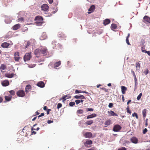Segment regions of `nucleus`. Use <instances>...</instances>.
Returning a JSON list of instances; mask_svg holds the SVG:
<instances>
[{
    "label": "nucleus",
    "mask_w": 150,
    "mask_h": 150,
    "mask_svg": "<svg viewBox=\"0 0 150 150\" xmlns=\"http://www.w3.org/2000/svg\"><path fill=\"white\" fill-rule=\"evenodd\" d=\"M14 74H8L6 73L5 74V76L6 77L9 78H11L13 77V76Z\"/></svg>",
    "instance_id": "a878e982"
},
{
    "label": "nucleus",
    "mask_w": 150,
    "mask_h": 150,
    "mask_svg": "<svg viewBox=\"0 0 150 150\" xmlns=\"http://www.w3.org/2000/svg\"><path fill=\"white\" fill-rule=\"evenodd\" d=\"M31 44L30 42V41H28L27 42V44L25 46L26 48H27Z\"/></svg>",
    "instance_id": "c03bdc74"
},
{
    "label": "nucleus",
    "mask_w": 150,
    "mask_h": 150,
    "mask_svg": "<svg viewBox=\"0 0 150 150\" xmlns=\"http://www.w3.org/2000/svg\"><path fill=\"white\" fill-rule=\"evenodd\" d=\"M113 104L112 103H109L108 105V107L110 108H111L113 106Z\"/></svg>",
    "instance_id": "3c124183"
},
{
    "label": "nucleus",
    "mask_w": 150,
    "mask_h": 150,
    "mask_svg": "<svg viewBox=\"0 0 150 150\" xmlns=\"http://www.w3.org/2000/svg\"><path fill=\"white\" fill-rule=\"evenodd\" d=\"M9 43L6 42H4L3 43L1 46L3 48H7L9 45Z\"/></svg>",
    "instance_id": "4be33fe9"
},
{
    "label": "nucleus",
    "mask_w": 150,
    "mask_h": 150,
    "mask_svg": "<svg viewBox=\"0 0 150 150\" xmlns=\"http://www.w3.org/2000/svg\"><path fill=\"white\" fill-rule=\"evenodd\" d=\"M42 10L45 11H47L49 8V7L46 4H43L41 7Z\"/></svg>",
    "instance_id": "6e6552de"
},
{
    "label": "nucleus",
    "mask_w": 150,
    "mask_h": 150,
    "mask_svg": "<svg viewBox=\"0 0 150 150\" xmlns=\"http://www.w3.org/2000/svg\"><path fill=\"white\" fill-rule=\"evenodd\" d=\"M141 50H142V52H145V51H146L145 50H143V47H142Z\"/></svg>",
    "instance_id": "338daca9"
},
{
    "label": "nucleus",
    "mask_w": 150,
    "mask_h": 150,
    "mask_svg": "<svg viewBox=\"0 0 150 150\" xmlns=\"http://www.w3.org/2000/svg\"><path fill=\"white\" fill-rule=\"evenodd\" d=\"M64 96L66 98H69L71 97L69 95H64Z\"/></svg>",
    "instance_id": "4d7b16f0"
},
{
    "label": "nucleus",
    "mask_w": 150,
    "mask_h": 150,
    "mask_svg": "<svg viewBox=\"0 0 150 150\" xmlns=\"http://www.w3.org/2000/svg\"><path fill=\"white\" fill-rule=\"evenodd\" d=\"M35 54L37 57H39L41 54L40 49H36L35 51Z\"/></svg>",
    "instance_id": "39448f33"
},
{
    "label": "nucleus",
    "mask_w": 150,
    "mask_h": 150,
    "mask_svg": "<svg viewBox=\"0 0 150 150\" xmlns=\"http://www.w3.org/2000/svg\"><path fill=\"white\" fill-rule=\"evenodd\" d=\"M93 108H86V111H87V112H88V111H93Z\"/></svg>",
    "instance_id": "37998d69"
},
{
    "label": "nucleus",
    "mask_w": 150,
    "mask_h": 150,
    "mask_svg": "<svg viewBox=\"0 0 150 150\" xmlns=\"http://www.w3.org/2000/svg\"><path fill=\"white\" fill-rule=\"evenodd\" d=\"M74 98L76 99L81 98L82 99H86L85 97L83 95H79L74 96Z\"/></svg>",
    "instance_id": "2eb2a0df"
},
{
    "label": "nucleus",
    "mask_w": 150,
    "mask_h": 150,
    "mask_svg": "<svg viewBox=\"0 0 150 150\" xmlns=\"http://www.w3.org/2000/svg\"><path fill=\"white\" fill-rule=\"evenodd\" d=\"M75 105V103L74 102H71L69 103V105L70 106H73Z\"/></svg>",
    "instance_id": "58836bf2"
},
{
    "label": "nucleus",
    "mask_w": 150,
    "mask_h": 150,
    "mask_svg": "<svg viewBox=\"0 0 150 150\" xmlns=\"http://www.w3.org/2000/svg\"><path fill=\"white\" fill-rule=\"evenodd\" d=\"M147 110L146 109H144L142 111V114L143 117L144 118L146 117V115Z\"/></svg>",
    "instance_id": "c85d7f7f"
},
{
    "label": "nucleus",
    "mask_w": 150,
    "mask_h": 150,
    "mask_svg": "<svg viewBox=\"0 0 150 150\" xmlns=\"http://www.w3.org/2000/svg\"><path fill=\"white\" fill-rule=\"evenodd\" d=\"M126 43H127V44L128 45H130V43L129 42V39H128V38H126Z\"/></svg>",
    "instance_id": "5fc2aeb1"
},
{
    "label": "nucleus",
    "mask_w": 150,
    "mask_h": 150,
    "mask_svg": "<svg viewBox=\"0 0 150 150\" xmlns=\"http://www.w3.org/2000/svg\"><path fill=\"white\" fill-rule=\"evenodd\" d=\"M47 38V36L45 32H43L42 33L40 37V39L41 40H43Z\"/></svg>",
    "instance_id": "9d476101"
},
{
    "label": "nucleus",
    "mask_w": 150,
    "mask_h": 150,
    "mask_svg": "<svg viewBox=\"0 0 150 150\" xmlns=\"http://www.w3.org/2000/svg\"><path fill=\"white\" fill-rule=\"evenodd\" d=\"M83 110L81 109L77 111V112L78 114H82L83 113Z\"/></svg>",
    "instance_id": "e433bc0d"
},
{
    "label": "nucleus",
    "mask_w": 150,
    "mask_h": 150,
    "mask_svg": "<svg viewBox=\"0 0 150 150\" xmlns=\"http://www.w3.org/2000/svg\"><path fill=\"white\" fill-rule=\"evenodd\" d=\"M31 52L26 53L23 57L24 60L25 62L26 61L29 60L31 57Z\"/></svg>",
    "instance_id": "f257e3e1"
},
{
    "label": "nucleus",
    "mask_w": 150,
    "mask_h": 150,
    "mask_svg": "<svg viewBox=\"0 0 150 150\" xmlns=\"http://www.w3.org/2000/svg\"><path fill=\"white\" fill-rule=\"evenodd\" d=\"M17 95L18 97H23L25 96V93L24 91L20 90L17 92Z\"/></svg>",
    "instance_id": "7ed1b4c3"
},
{
    "label": "nucleus",
    "mask_w": 150,
    "mask_h": 150,
    "mask_svg": "<svg viewBox=\"0 0 150 150\" xmlns=\"http://www.w3.org/2000/svg\"><path fill=\"white\" fill-rule=\"evenodd\" d=\"M58 4V2L56 1V2H54L53 4H54V6H56Z\"/></svg>",
    "instance_id": "680f3d73"
},
{
    "label": "nucleus",
    "mask_w": 150,
    "mask_h": 150,
    "mask_svg": "<svg viewBox=\"0 0 150 150\" xmlns=\"http://www.w3.org/2000/svg\"><path fill=\"white\" fill-rule=\"evenodd\" d=\"M21 27L20 25L18 24L14 25L12 27L13 30H17L19 28Z\"/></svg>",
    "instance_id": "a211bd4d"
},
{
    "label": "nucleus",
    "mask_w": 150,
    "mask_h": 150,
    "mask_svg": "<svg viewBox=\"0 0 150 150\" xmlns=\"http://www.w3.org/2000/svg\"><path fill=\"white\" fill-rule=\"evenodd\" d=\"M31 86L30 85H27L26 86L25 88V92L26 93H28L29 91V90L31 89Z\"/></svg>",
    "instance_id": "412c9836"
},
{
    "label": "nucleus",
    "mask_w": 150,
    "mask_h": 150,
    "mask_svg": "<svg viewBox=\"0 0 150 150\" xmlns=\"http://www.w3.org/2000/svg\"><path fill=\"white\" fill-rule=\"evenodd\" d=\"M142 95V93H140L139 95L138 96L137 98V100H139L141 98V97Z\"/></svg>",
    "instance_id": "4c0bfd02"
},
{
    "label": "nucleus",
    "mask_w": 150,
    "mask_h": 150,
    "mask_svg": "<svg viewBox=\"0 0 150 150\" xmlns=\"http://www.w3.org/2000/svg\"><path fill=\"white\" fill-rule=\"evenodd\" d=\"M95 6L94 5L91 6L90 8L88 9V11H91V12H88V13H90L94 11L95 9Z\"/></svg>",
    "instance_id": "f3484780"
},
{
    "label": "nucleus",
    "mask_w": 150,
    "mask_h": 150,
    "mask_svg": "<svg viewBox=\"0 0 150 150\" xmlns=\"http://www.w3.org/2000/svg\"><path fill=\"white\" fill-rule=\"evenodd\" d=\"M130 141L134 144H137L138 142V139L135 137H133L130 139Z\"/></svg>",
    "instance_id": "f8f14e48"
},
{
    "label": "nucleus",
    "mask_w": 150,
    "mask_h": 150,
    "mask_svg": "<svg viewBox=\"0 0 150 150\" xmlns=\"http://www.w3.org/2000/svg\"><path fill=\"white\" fill-rule=\"evenodd\" d=\"M51 110L50 109H48L47 112V114L48 115L49 114L50 111Z\"/></svg>",
    "instance_id": "69168bd1"
},
{
    "label": "nucleus",
    "mask_w": 150,
    "mask_h": 150,
    "mask_svg": "<svg viewBox=\"0 0 150 150\" xmlns=\"http://www.w3.org/2000/svg\"><path fill=\"white\" fill-rule=\"evenodd\" d=\"M108 113L110 114L109 115V116H117L118 115L115 113L113 111H108Z\"/></svg>",
    "instance_id": "aec40b11"
},
{
    "label": "nucleus",
    "mask_w": 150,
    "mask_h": 150,
    "mask_svg": "<svg viewBox=\"0 0 150 150\" xmlns=\"http://www.w3.org/2000/svg\"><path fill=\"white\" fill-rule=\"evenodd\" d=\"M143 21L145 23H150V18L145 16L143 18Z\"/></svg>",
    "instance_id": "0eeeda50"
},
{
    "label": "nucleus",
    "mask_w": 150,
    "mask_h": 150,
    "mask_svg": "<svg viewBox=\"0 0 150 150\" xmlns=\"http://www.w3.org/2000/svg\"><path fill=\"white\" fill-rule=\"evenodd\" d=\"M82 91H81V90H76L75 91V93H82Z\"/></svg>",
    "instance_id": "a19ab883"
},
{
    "label": "nucleus",
    "mask_w": 150,
    "mask_h": 150,
    "mask_svg": "<svg viewBox=\"0 0 150 150\" xmlns=\"http://www.w3.org/2000/svg\"><path fill=\"white\" fill-rule=\"evenodd\" d=\"M12 96H11L9 95L8 96H5V98L6 100L7 101H9L11 100Z\"/></svg>",
    "instance_id": "cd10ccee"
},
{
    "label": "nucleus",
    "mask_w": 150,
    "mask_h": 150,
    "mask_svg": "<svg viewBox=\"0 0 150 150\" xmlns=\"http://www.w3.org/2000/svg\"><path fill=\"white\" fill-rule=\"evenodd\" d=\"M75 102H76V104L77 105H78L80 103V100H75Z\"/></svg>",
    "instance_id": "8fccbe9b"
},
{
    "label": "nucleus",
    "mask_w": 150,
    "mask_h": 150,
    "mask_svg": "<svg viewBox=\"0 0 150 150\" xmlns=\"http://www.w3.org/2000/svg\"><path fill=\"white\" fill-rule=\"evenodd\" d=\"M117 28V25L115 24H112L111 25V28L112 30L116 29Z\"/></svg>",
    "instance_id": "7c9ffc66"
},
{
    "label": "nucleus",
    "mask_w": 150,
    "mask_h": 150,
    "mask_svg": "<svg viewBox=\"0 0 150 150\" xmlns=\"http://www.w3.org/2000/svg\"><path fill=\"white\" fill-rule=\"evenodd\" d=\"M44 115V113H41V114L40 115H39L38 117V118H39V117H40L41 116H43Z\"/></svg>",
    "instance_id": "6e6d98bb"
},
{
    "label": "nucleus",
    "mask_w": 150,
    "mask_h": 150,
    "mask_svg": "<svg viewBox=\"0 0 150 150\" xmlns=\"http://www.w3.org/2000/svg\"><path fill=\"white\" fill-rule=\"evenodd\" d=\"M93 123V120H91L89 121H86V122L85 123L87 125H91V124H92Z\"/></svg>",
    "instance_id": "2f4dec72"
},
{
    "label": "nucleus",
    "mask_w": 150,
    "mask_h": 150,
    "mask_svg": "<svg viewBox=\"0 0 150 150\" xmlns=\"http://www.w3.org/2000/svg\"><path fill=\"white\" fill-rule=\"evenodd\" d=\"M84 136L86 138H90L92 137V134L91 132H87L85 133Z\"/></svg>",
    "instance_id": "9b49d317"
},
{
    "label": "nucleus",
    "mask_w": 150,
    "mask_h": 150,
    "mask_svg": "<svg viewBox=\"0 0 150 150\" xmlns=\"http://www.w3.org/2000/svg\"><path fill=\"white\" fill-rule=\"evenodd\" d=\"M110 22V21L109 19H106L103 21V24L106 25L109 24Z\"/></svg>",
    "instance_id": "6ab92c4d"
},
{
    "label": "nucleus",
    "mask_w": 150,
    "mask_h": 150,
    "mask_svg": "<svg viewBox=\"0 0 150 150\" xmlns=\"http://www.w3.org/2000/svg\"><path fill=\"white\" fill-rule=\"evenodd\" d=\"M1 84L3 86H6L9 85V82L8 80H4L2 82Z\"/></svg>",
    "instance_id": "ddd939ff"
},
{
    "label": "nucleus",
    "mask_w": 150,
    "mask_h": 150,
    "mask_svg": "<svg viewBox=\"0 0 150 150\" xmlns=\"http://www.w3.org/2000/svg\"><path fill=\"white\" fill-rule=\"evenodd\" d=\"M127 109V113L131 114V111L130 110L128 106L127 107V108L126 109Z\"/></svg>",
    "instance_id": "a18cd8bd"
},
{
    "label": "nucleus",
    "mask_w": 150,
    "mask_h": 150,
    "mask_svg": "<svg viewBox=\"0 0 150 150\" xmlns=\"http://www.w3.org/2000/svg\"><path fill=\"white\" fill-rule=\"evenodd\" d=\"M92 141L90 139H86V141L84 142V145L86 146H87L88 145H91L92 144Z\"/></svg>",
    "instance_id": "1a4fd4ad"
},
{
    "label": "nucleus",
    "mask_w": 150,
    "mask_h": 150,
    "mask_svg": "<svg viewBox=\"0 0 150 150\" xmlns=\"http://www.w3.org/2000/svg\"><path fill=\"white\" fill-rule=\"evenodd\" d=\"M96 116V115L95 113H93L91 115H88L87 117V119H88L95 117Z\"/></svg>",
    "instance_id": "393cba45"
},
{
    "label": "nucleus",
    "mask_w": 150,
    "mask_h": 150,
    "mask_svg": "<svg viewBox=\"0 0 150 150\" xmlns=\"http://www.w3.org/2000/svg\"><path fill=\"white\" fill-rule=\"evenodd\" d=\"M53 121L50 120H48L47 122V123L48 124H50L52 123H53Z\"/></svg>",
    "instance_id": "bf43d9fd"
},
{
    "label": "nucleus",
    "mask_w": 150,
    "mask_h": 150,
    "mask_svg": "<svg viewBox=\"0 0 150 150\" xmlns=\"http://www.w3.org/2000/svg\"><path fill=\"white\" fill-rule=\"evenodd\" d=\"M122 128L119 125H116L114 126L113 130L114 131L117 132L119 131Z\"/></svg>",
    "instance_id": "20e7f679"
},
{
    "label": "nucleus",
    "mask_w": 150,
    "mask_h": 150,
    "mask_svg": "<svg viewBox=\"0 0 150 150\" xmlns=\"http://www.w3.org/2000/svg\"><path fill=\"white\" fill-rule=\"evenodd\" d=\"M126 148L124 147H122L118 149V150H126Z\"/></svg>",
    "instance_id": "603ef678"
},
{
    "label": "nucleus",
    "mask_w": 150,
    "mask_h": 150,
    "mask_svg": "<svg viewBox=\"0 0 150 150\" xmlns=\"http://www.w3.org/2000/svg\"><path fill=\"white\" fill-rule=\"evenodd\" d=\"M41 54L46 55L47 53V50L46 47H42L40 49Z\"/></svg>",
    "instance_id": "423d86ee"
},
{
    "label": "nucleus",
    "mask_w": 150,
    "mask_h": 150,
    "mask_svg": "<svg viewBox=\"0 0 150 150\" xmlns=\"http://www.w3.org/2000/svg\"><path fill=\"white\" fill-rule=\"evenodd\" d=\"M14 59L16 62L18 61L21 57L19 56V52H16L14 53Z\"/></svg>",
    "instance_id": "f03ea898"
},
{
    "label": "nucleus",
    "mask_w": 150,
    "mask_h": 150,
    "mask_svg": "<svg viewBox=\"0 0 150 150\" xmlns=\"http://www.w3.org/2000/svg\"><path fill=\"white\" fill-rule=\"evenodd\" d=\"M145 52L147 53L149 56H150V52L149 51H145Z\"/></svg>",
    "instance_id": "052dcab7"
},
{
    "label": "nucleus",
    "mask_w": 150,
    "mask_h": 150,
    "mask_svg": "<svg viewBox=\"0 0 150 150\" xmlns=\"http://www.w3.org/2000/svg\"><path fill=\"white\" fill-rule=\"evenodd\" d=\"M43 23L42 21H38L36 23V24L37 25H41Z\"/></svg>",
    "instance_id": "f704fd0d"
},
{
    "label": "nucleus",
    "mask_w": 150,
    "mask_h": 150,
    "mask_svg": "<svg viewBox=\"0 0 150 150\" xmlns=\"http://www.w3.org/2000/svg\"><path fill=\"white\" fill-rule=\"evenodd\" d=\"M62 107V104L61 103H59L57 104V108L59 109Z\"/></svg>",
    "instance_id": "79ce46f5"
},
{
    "label": "nucleus",
    "mask_w": 150,
    "mask_h": 150,
    "mask_svg": "<svg viewBox=\"0 0 150 150\" xmlns=\"http://www.w3.org/2000/svg\"><path fill=\"white\" fill-rule=\"evenodd\" d=\"M134 79L135 81V84L136 85V83L137 82V79L136 78V76H134Z\"/></svg>",
    "instance_id": "864d4df0"
},
{
    "label": "nucleus",
    "mask_w": 150,
    "mask_h": 150,
    "mask_svg": "<svg viewBox=\"0 0 150 150\" xmlns=\"http://www.w3.org/2000/svg\"><path fill=\"white\" fill-rule=\"evenodd\" d=\"M143 73L145 75H146L149 73V71L148 69H146L144 71Z\"/></svg>",
    "instance_id": "ea45409f"
},
{
    "label": "nucleus",
    "mask_w": 150,
    "mask_h": 150,
    "mask_svg": "<svg viewBox=\"0 0 150 150\" xmlns=\"http://www.w3.org/2000/svg\"><path fill=\"white\" fill-rule=\"evenodd\" d=\"M24 20L23 18L21 17L18 18V21L19 22H21L23 21Z\"/></svg>",
    "instance_id": "de8ad7c7"
},
{
    "label": "nucleus",
    "mask_w": 150,
    "mask_h": 150,
    "mask_svg": "<svg viewBox=\"0 0 150 150\" xmlns=\"http://www.w3.org/2000/svg\"><path fill=\"white\" fill-rule=\"evenodd\" d=\"M136 67L137 69L139 70L140 68V64L138 62H136Z\"/></svg>",
    "instance_id": "473e14b6"
},
{
    "label": "nucleus",
    "mask_w": 150,
    "mask_h": 150,
    "mask_svg": "<svg viewBox=\"0 0 150 150\" xmlns=\"http://www.w3.org/2000/svg\"><path fill=\"white\" fill-rule=\"evenodd\" d=\"M87 150H96V149L95 147H93Z\"/></svg>",
    "instance_id": "13d9d810"
},
{
    "label": "nucleus",
    "mask_w": 150,
    "mask_h": 150,
    "mask_svg": "<svg viewBox=\"0 0 150 150\" xmlns=\"http://www.w3.org/2000/svg\"><path fill=\"white\" fill-rule=\"evenodd\" d=\"M35 21H42L43 20V18L42 17L38 16L35 17Z\"/></svg>",
    "instance_id": "5701e85b"
},
{
    "label": "nucleus",
    "mask_w": 150,
    "mask_h": 150,
    "mask_svg": "<svg viewBox=\"0 0 150 150\" xmlns=\"http://www.w3.org/2000/svg\"><path fill=\"white\" fill-rule=\"evenodd\" d=\"M43 109L44 110H47V108L46 106H45L43 108Z\"/></svg>",
    "instance_id": "774afa93"
},
{
    "label": "nucleus",
    "mask_w": 150,
    "mask_h": 150,
    "mask_svg": "<svg viewBox=\"0 0 150 150\" xmlns=\"http://www.w3.org/2000/svg\"><path fill=\"white\" fill-rule=\"evenodd\" d=\"M53 0H48V2L50 4H51L53 2Z\"/></svg>",
    "instance_id": "e2e57ef3"
},
{
    "label": "nucleus",
    "mask_w": 150,
    "mask_h": 150,
    "mask_svg": "<svg viewBox=\"0 0 150 150\" xmlns=\"http://www.w3.org/2000/svg\"><path fill=\"white\" fill-rule=\"evenodd\" d=\"M9 92L11 95L12 96H14L15 95V92L14 90H11L9 91Z\"/></svg>",
    "instance_id": "c9c22d12"
},
{
    "label": "nucleus",
    "mask_w": 150,
    "mask_h": 150,
    "mask_svg": "<svg viewBox=\"0 0 150 150\" xmlns=\"http://www.w3.org/2000/svg\"><path fill=\"white\" fill-rule=\"evenodd\" d=\"M6 66L4 64H1L0 67V69L4 70L6 68Z\"/></svg>",
    "instance_id": "c756f323"
},
{
    "label": "nucleus",
    "mask_w": 150,
    "mask_h": 150,
    "mask_svg": "<svg viewBox=\"0 0 150 150\" xmlns=\"http://www.w3.org/2000/svg\"><path fill=\"white\" fill-rule=\"evenodd\" d=\"M45 83L43 81H40L38 82L37 84V85L41 88H43L45 86Z\"/></svg>",
    "instance_id": "4468645a"
},
{
    "label": "nucleus",
    "mask_w": 150,
    "mask_h": 150,
    "mask_svg": "<svg viewBox=\"0 0 150 150\" xmlns=\"http://www.w3.org/2000/svg\"><path fill=\"white\" fill-rule=\"evenodd\" d=\"M122 93L123 94H125V92L127 90V88L124 86H121V87Z\"/></svg>",
    "instance_id": "dca6fc26"
},
{
    "label": "nucleus",
    "mask_w": 150,
    "mask_h": 150,
    "mask_svg": "<svg viewBox=\"0 0 150 150\" xmlns=\"http://www.w3.org/2000/svg\"><path fill=\"white\" fill-rule=\"evenodd\" d=\"M147 129L146 128H145L143 130V134H145L147 132Z\"/></svg>",
    "instance_id": "09e8293b"
},
{
    "label": "nucleus",
    "mask_w": 150,
    "mask_h": 150,
    "mask_svg": "<svg viewBox=\"0 0 150 150\" xmlns=\"http://www.w3.org/2000/svg\"><path fill=\"white\" fill-rule=\"evenodd\" d=\"M62 99L63 100L62 101L63 102H64V101H65L67 99V98L65 97L64 96L63 97H62V98H61L60 99V100H62Z\"/></svg>",
    "instance_id": "49530a36"
},
{
    "label": "nucleus",
    "mask_w": 150,
    "mask_h": 150,
    "mask_svg": "<svg viewBox=\"0 0 150 150\" xmlns=\"http://www.w3.org/2000/svg\"><path fill=\"white\" fill-rule=\"evenodd\" d=\"M132 72V73L134 76H136L135 73L134 71L132 70H131Z\"/></svg>",
    "instance_id": "0e129e2a"
},
{
    "label": "nucleus",
    "mask_w": 150,
    "mask_h": 150,
    "mask_svg": "<svg viewBox=\"0 0 150 150\" xmlns=\"http://www.w3.org/2000/svg\"><path fill=\"white\" fill-rule=\"evenodd\" d=\"M132 116L133 117L135 116L137 119H138V117L137 114L136 112H134L132 114Z\"/></svg>",
    "instance_id": "72a5a7b5"
},
{
    "label": "nucleus",
    "mask_w": 150,
    "mask_h": 150,
    "mask_svg": "<svg viewBox=\"0 0 150 150\" xmlns=\"http://www.w3.org/2000/svg\"><path fill=\"white\" fill-rule=\"evenodd\" d=\"M61 64V61H59L58 62H56L54 65V67L56 68H56L58 67L59 66H60Z\"/></svg>",
    "instance_id": "bb28decb"
},
{
    "label": "nucleus",
    "mask_w": 150,
    "mask_h": 150,
    "mask_svg": "<svg viewBox=\"0 0 150 150\" xmlns=\"http://www.w3.org/2000/svg\"><path fill=\"white\" fill-rule=\"evenodd\" d=\"M111 123V120H106L105 123V127H107L108 126L110 125Z\"/></svg>",
    "instance_id": "b1692460"
}]
</instances>
